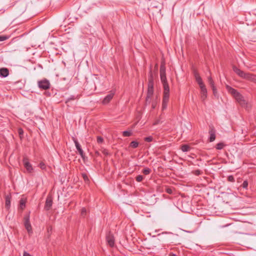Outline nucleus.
Returning <instances> with one entry per match:
<instances>
[{
	"label": "nucleus",
	"mask_w": 256,
	"mask_h": 256,
	"mask_svg": "<svg viewBox=\"0 0 256 256\" xmlns=\"http://www.w3.org/2000/svg\"><path fill=\"white\" fill-rule=\"evenodd\" d=\"M226 89L228 92L233 96L242 106L245 107L246 108L248 109L249 104L246 102L244 97L239 92L230 86H227Z\"/></svg>",
	"instance_id": "nucleus-1"
},
{
	"label": "nucleus",
	"mask_w": 256,
	"mask_h": 256,
	"mask_svg": "<svg viewBox=\"0 0 256 256\" xmlns=\"http://www.w3.org/2000/svg\"><path fill=\"white\" fill-rule=\"evenodd\" d=\"M162 82V83L164 87V94L162 104V110H164L167 108V104L169 100L170 89L167 81Z\"/></svg>",
	"instance_id": "nucleus-2"
},
{
	"label": "nucleus",
	"mask_w": 256,
	"mask_h": 256,
	"mask_svg": "<svg viewBox=\"0 0 256 256\" xmlns=\"http://www.w3.org/2000/svg\"><path fill=\"white\" fill-rule=\"evenodd\" d=\"M233 70L240 77L248 80L250 81L254 82L256 80V76L254 75L249 73H246L242 71L236 66H233Z\"/></svg>",
	"instance_id": "nucleus-3"
},
{
	"label": "nucleus",
	"mask_w": 256,
	"mask_h": 256,
	"mask_svg": "<svg viewBox=\"0 0 256 256\" xmlns=\"http://www.w3.org/2000/svg\"><path fill=\"white\" fill-rule=\"evenodd\" d=\"M24 225L29 234L32 233V228L30 221V216L26 215L24 217Z\"/></svg>",
	"instance_id": "nucleus-4"
},
{
	"label": "nucleus",
	"mask_w": 256,
	"mask_h": 256,
	"mask_svg": "<svg viewBox=\"0 0 256 256\" xmlns=\"http://www.w3.org/2000/svg\"><path fill=\"white\" fill-rule=\"evenodd\" d=\"M38 86L40 89L46 90L50 88V82L48 80L44 79L38 82Z\"/></svg>",
	"instance_id": "nucleus-5"
},
{
	"label": "nucleus",
	"mask_w": 256,
	"mask_h": 256,
	"mask_svg": "<svg viewBox=\"0 0 256 256\" xmlns=\"http://www.w3.org/2000/svg\"><path fill=\"white\" fill-rule=\"evenodd\" d=\"M153 80H150L148 84V89L147 92V96L146 98V101L148 102L149 100H150L154 92V88H153Z\"/></svg>",
	"instance_id": "nucleus-6"
},
{
	"label": "nucleus",
	"mask_w": 256,
	"mask_h": 256,
	"mask_svg": "<svg viewBox=\"0 0 256 256\" xmlns=\"http://www.w3.org/2000/svg\"><path fill=\"white\" fill-rule=\"evenodd\" d=\"M160 78L162 82L167 81L166 73V67L164 64H162L160 70Z\"/></svg>",
	"instance_id": "nucleus-7"
},
{
	"label": "nucleus",
	"mask_w": 256,
	"mask_h": 256,
	"mask_svg": "<svg viewBox=\"0 0 256 256\" xmlns=\"http://www.w3.org/2000/svg\"><path fill=\"white\" fill-rule=\"evenodd\" d=\"M23 164L24 166L28 172H32L33 170V168L32 164L29 162L28 159L27 157H24L23 158Z\"/></svg>",
	"instance_id": "nucleus-8"
},
{
	"label": "nucleus",
	"mask_w": 256,
	"mask_h": 256,
	"mask_svg": "<svg viewBox=\"0 0 256 256\" xmlns=\"http://www.w3.org/2000/svg\"><path fill=\"white\" fill-rule=\"evenodd\" d=\"M200 95L202 100L204 102V100L207 98V89L206 88V86L200 87Z\"/></svg>",
	"instance_id": "nucleus-9"
},
{
	"label": "nucleus",
	"mask_w": 256,
	"mask_h": 256,
	"mask_svg": "<svg viewBox=\"0 0 256 256\" xmlns=\"http://www.w3.org/2000/svg\"><path fill=\"white\" fill-rule=\"evenodd\" d=\"M106 241L108 245L112 247L114 244V236L110 232L106 235Z\"/></svg>",
	"instance_id": "nucleus-10"
},
{
	"label": "nucleus",
	"mask_w": 256,
	"mask_h": 256,
	"mask_svg": "<svg viewBox=\"0 0 256 256\" xmlns=\"http://www.w3.org/2000/svg\"><path fill=\"white\" fill-rule=\"evenodd\" d=\"M114 94V92L112 90L110 91V93L108 94L103 100L102 104H108L112 98Z\"/></svg>",
	"instance_id": "nucleus-11"
},
{
	"label": "nucleus",
	"mask_w": 256,
	"mask_h": 256,
	"mask_svg": "<svg viewBox=\"0 0 256 256\" xmlns=\"http://www.w3.org/2000/svg\"><path fill=\"white\" fill-rule=\"evenodd\" d=\"M210 138L209 140L210 142L214 141L216 139V130L213 127H210L209 131Z\"/></svg>",
	"instance_id": "nucleus-12"
},
{
	"label": "nucleus",
	"mask_w": 256,
	"mask_h": 256,
	"mask_svg": "<svg viewBox=\"0 0 256 256\" xmlns=\"http://www.w3.org/2000/svg\"><path fill=\"white\" fill-rule=\"evenodd\" d=\"M52 200L51 197L48 196L46 198L44 208L46 210H48L52 206Z\"/></svg>",
	"instance_id": "nucleus-13"
},
{
	"label": "nucleus",
	"mask_w": 256,
	"mask_h": 256,
	"mask_svg": "<svg viewBox=\"0 0 256 256\" xmlns=\"http://www.w3.org/2000/svg\"><path fill=\"white\" fill-rule=\"evenodd\" d=\"M194 77H195L196 82H198V84L199 85L200 88L201 86H205L204 84V82H202V78H200V76L198 73H196V72L194 73Z\"/></svg>",
	"instance_id": "nucleus-14"
},
{
	"label": "nucleus",
	"mask_w": 256,
	"mask_h": 256,
	"mask_svg": "<svg viewBox=\"0 0 256 256\" xmlns=\"http://www.w3.org/2000/svg\"><path fill=\"white\" fill-rule=\"evenodd\" d=\"M9 74V70L7 68H0V76L6 78Z\"/></svg>",
	"instance_id": "nucleus-15"
},
{
	"label": "nucleus",
	"mask_w": 256,
	"mask_h": 256,
	"mask_svg": "<svg viewBox=\"0 0 256 256\" xmlns=\"http://www.w3.org/2000/svg\"><path fill=\"white\" fill-rule=\"evenodd\" d=\"M76 150L78 151V152L80 155V156L81 158L82 159H84V158H85V154H84V150L82 148V147L78 148H76Z\"/></svg>",
	"instance_id": "nucleus-16"
},
{
	"label": "nucleus",
	"mask_w": 256,
	"mask_h": 256,
	"mask_svg": "<svg viewBox=\"0 0 256 256\" xmlns=\"http://www.w3.org/2000/svg\"><path fill=\"white\" fill-rule=\"evenodd\" d=\"M181 150L184 152H186L190 150V146L187 144H183L182 146Z\"/></svg>",
	"instance_id": "nucleus-17"
},
{
	"label": "nucleus",
	"mask_w": 256,
	"mask_h": 256,
	"mask_svg": "<svg viewBox=\"0 0 256 256\" xmlns=\"http://www.w3.org/2000/svg\"><path fill=\"white\" fill-rule=\"evenodd\" d=\"M138 142L136 141H132L130 144V146L132 148H136L138 146Z\"/></svg>",
	"instance_id": "nucleus-18"
},
{
	"label": "nucleus",
	"mask_w": 256,
	"mask_h": 256,
	"mask_svg": "<svg viewBox=\"0 0 256 256\" xmlns=\"http://www.w3.org/2000/svg\"><path fill=\"white\" fill-rule=\"evenodd\" d=\"M26 206V202L24 200L21 199L20 201V208L23 210Z\"/></svg>",
	"instance_id": "nucleus-19"
},
{
	"label": "nucleus",
	"mask_w": 256,
	"mask_h": 256,
	"mask_svg": "<svg viewBox=\"0 0 256 256\" xmlns=\"http://www.w3.org/2000/svg\"><path fill=\"white\" fill-rule=\"evenodd\" d=\"M132 134V132L131 130H130V131L126 130V131H124L122 132V135L124 136H125V137L130 136Z\"/></svg>",
	"instance_id": "nucleus-20"
},
{
	"label": "nucleus",
	"mask_w": 256,
	"mask_h": 256,
	"mask_svg": "<svg viewBox=\"0 0 256 256\" xmlns=\"http://www.w3.org/2000/svg\"><path fill=\"white\" fill-rule=\"evenodd\" d=\"M208 80L209 84L211 86V88L214 87V80H212L211 76H209L208 78Z\"/></svg>",
	"instance_id": "nucleus-21"
},
{
	"label": "nucleus",
	"mask_w": 256,
	"mask_h": 256,
	"mask_svg": "<svg viewBox=\"0 0 256 256\" xmlns=\"http://www.w3.org/2000/svg\"><path fill=\"white\" fill-rule=\"evenodd\" d=\"M225 144L222 143V142H220V143H218L216 145V148L218 149V150H222L224 148V146Z\"/></svg>",
	"instance_id": "nucleus-22"
},
{
	"label": "nucleus",
	"mask_w": 256,
	"mask_h": 256,
	"mask_svg": "<svg viewBox=\"0 0 256 256\" xmlns=\"http://www.w3.org/2000/svg\"><path fill=\"white\" fill-rule=\"evenodd\" d=\"M151 170L148 168H146L142 170V173L145 175H148L150 174Z\"/></svg>",
	"instance_id": "nucleus-23"
},
{
	"label": "nucleus",
	"mask_w": 256,
	"mask_h": 256,
	"mask_svg": "<svg viewBox=\"0 0 256 256\" xmlns=\"http://www.w3.org/2000/svg\"><path fill=\"white\" fill-rule=\"evenodd\" d=\"M72 140L75 144L76 148L81 147L80 144V143L78 142V140L76 138H74L73 137Z\"/></svg>",
	"instance_id": "nucleus-24"
},
{
	"label": "nucleus",
	"mask_w": 256,
	"mask_h": 256,
	"mask_svg": "<svg viewBox=\"0 0 256 256\" xmlns=\"http://www.w3.org/2000/svg\"><path fill=\"white\" fill-rule=\"evenodd\" d=\"M82 176L86 182H88L89 181L88 178L86 174H82Z\"/></svg>",
	"instance_id": "nucleus-25"
},
{
	"label": "nucleus",
	"mask_w": 256,
	"mask_h": 256,
	"mask_svg": "<svg viewBox=\"0 0 256 256\" xmlns=\"http://www.w3.org/2000/svg\"><path fill=\"white\" fill-rule=\"evenodd\" d=\"M8 38L9 36H0V42L6 40Z\"/></svg>",
	"instance_id": "nucleus-26"
},
{
	"label": "nucleus",
	"mask_w": 256,
	"mask_h": 256,
	"mask_svg": "<svg viewBox=\"0 0 256 256\" xmlns=\"http://www.w3.org/2000/svg\"><path fill=\"white\" fill-rule=\"evenodd\" d=\"M144 177L142 175H138L136 177V180L138 182H140L142 180Z\"/></svg>",
	"instance_id": "nucleus-27"
},
{
	"label": "nucleus",
	"mask_w": 256,
	"mask_h": 256,
	"mask_svg": "<svg viewBox=\"0 0 256 256\" xmlns=\"http://www.w3.org/2000/svg\"><path fill=\"white\" fill-rule=\"evenodd\" d=\"M242 187L244 188H247L248 186V182L247 180H244L242 184Z\"/></svg>",
	"instance_id": "nucleus-28"
},
{
	"label": "nucleus",
	"mask_w": 256,
	"mask_h": 256,
	"mask_svg": "<svg viewBox=\"0 0 256 256\" xmlns=\"http://www.w3.org/2000/svg\"><path fill=\"white\" fill-rule=\"evenodd\" d=\"M86 213V208H83L81 210V216L83 217H84Z\"/></svg>",
	"instance_id": "nucleus-29"
},
{
	"label": "nucleus",
	"mask_w": 256,
	"mask_h": 256,
	"mask_svg": "<svg viewBox=\"0 0 256 256\" xmlns=\"http://www.w3.org/2000/svg\"><path fill=\"white\" fill-rule=\"evenodd\" d=\"M166 191L169 194H172L173 192V190L170 188H166Z\"/></svg>",
	"instance_id": "nucleus-30"
},
{
	"label": "nucleus",
	"mask_w": 256,
	"mask_h": 256,
	"mask_svg": "<svg viewBox=\"0 0 256 256\" xmlns=\"http://www.w3.org/2000/svg\"><path fill=\"white\" fill-rule=\"evenodd\" d=\"M39 166L42 170H44L46 167L45 164L43 162H41Z\"/></svg>",
	"instance_id": "nucleus-31"
},
{
	"label": "nucleus",
	"mask_w": 256,
	"mask_h": 256,
	"mask_svg": "<svg viewBox=\"0 0 256 256\" xmlns=\"http://www.w3.org/2000/svg\"><path fill=\"white\" fill-rule=\"evenodd\" d=\"M144 140L147 142H150L152 140V136H148L144 138Z\"/></svg>",
	"instance_id": "nucleus-32"
},
{
	"label": "nucleus",
	"mask_w": 256,
	"mask_h": 256,
	"mask_svg": "<svg viewBox=\"0 0 256 256\" xmlns=\"http://www.w3.org/2000/svg\"><path fill=\"white\" fill-rule=\"evenodd\" d=\"M228 180L230 182H234V178L232 176H230L228 178Z\"/></svg>",
	"instance_id": "nucleus-33"
},
{
	"label": "nucleus",
	"mask_w": 256,
	"mask_h": 256,
	"mask_svg": "<svg viewBox=\"0 0 256 256\" xmlns=\"http://www.w3.org/2000/svg\"><path fill=\"white\" fill-rule=\"evenodd\" d=\"M104 139L101 136H98L97 138V142L99 144L102 143L103 142Z\"/></svg>",
	"instance_id": "nucleus-34"
},
{
	"label": "nucleus",
	"mask_w": 256,
	"mask_h": 256,
	"mask_svg": "<svg viewBox=\"0 0 256 256\" xmlns=\"http://www.w3.org/2000/svg\"><path fill=\"white\" fill-rule=\"evenodd\" d=\"M212 88L214 94L216 96V92H217L216 86H214V87H212Z\"/></svg>",
	"instance_id": "nucleus-35"
},
{
	"label": "nucleus",
	"mask_w": 256,
	"mask_h": 256,
	"mask_svg": "<svg viewBox=\"0 0 256 256\" xmlns=\"http://www.w3.org/2000/svg\"><path fill=\"white\" fill-rule=\"evenodd\" d=\"M23 256H32L26 252H24Z\"/></svg>",
	"instance_id": "nucleus-36"
},
{
	"label": "nucleus",
	"mask_w": 256,
	"mask_h": 256,
	"mask_svg": "<svg viewBox=\"0 0 256 256\" xmlns=\"http://www.w3.org/2000/svg\"><path fill=\"white\" fill-rule=\"evenodd\" d=\"M74 99H75V97L74 96H72L70 98L68 99L66 102H68V101H69L70 100H74Z\"/></svg>",
	"instance_id": "nucleus-37"
},
{
	"label": "nucleus",
	"mask_w": 256,
	"mask_h": 256,
	"mask_svg": "<svg viewBox=\"0 0 256 256\" xmlns=\"http://www.w3.org/2000/svg\"><path fill=\"white\" fill-rule=\"evenodd\" d=\"M156 106V104L155 102H152V108L153 109H154V108H155Z\"/></svg>",
	"instance_id": "nucleus-38"
},
{
	"label": "nucleus",
	"mask_w": 256,
	"mask_h": 256,
	"mask_svg": "<svg viewBox=\"0 0 256 256\" xmlns=\"http://www.w3.org/2000/svg\"><path fill=\"white\" fill-rule=\"evenodd\" d=\"M10 201L8 200H6V206H8L10 204Z\"/></svg>",
	"instance_id": "nucleus-39"
},
{
	"label": "nucleus",
	"mask_w": 256,
	"mask_h": 256,
	"mask_svg": "<svg viewBox=\"0 0 256 256\" xmlns=\"http://www.w3.org/2000/svg\"><path fill=\"white\" fill-rule=\"evenodd\" d=\"M160 122V121L159 120H157L156 121V122L154 123V124H157Z\"/></svg>",
	"instance_id": "nucleus-40"
},
{
	"label": "nucleus",
	"mask_w": 256,
	"mask_h": 256,
	"mask_svg": "<svg viewBox=\"0 0 256 256\" xmlns=\"http://www.w3.org/2000/svg\"><path fill=\"white\" fill-rule=\"evenodd\" d=\"M103 153L106 154V155H107L108 154V152L107 151H106V150H104V152H103Z\"/></svg>",
	"instance_id": "nucleus-41"
},
{
	"label": "nucleus",
	"mask_w": 256,
	"mask_h": 256,
	"mask_svg": "<svg viewBox=\"0 0 256 256\" xmlns=\"http://www.w3.org/2000/svg\"><path fill=\"white\" fill-rule=\"evenodd\" d=\"M170 256H176V254H172V253H170Z\"/></svg>",
	"instance_id": "nucleus-42"
},
{
	"label": "nucleus",
	"mask_w": 256,
	"mask_h": 256,
	"mask_svg": "<svg viewBox=\"0 0 256 256\" xmlns=\"http://www.w3.org/2000/svg\"><path fill=\"white\" fill-rule=\"evenodd\" d=\"M20 130H19V133L20 134L22 133V132H20Z\"/></svg>",
	"instance_id": "nucleus-43"
},
{
	"label": "nucleus",
	"mask_w": 256,
	"mask_h": 256,
	"mask_svg": "<svg viewBox=\"0 0 256 256\" xmlns=\"http://www.w3.org/2000/svg\"><path fill=\"white\" fill-rule=\"evenodd\" d=\"M20 130H19V133L20 134L22 133V132H20Z\"/></svg>",
	"instance_id": "nucleus-44"
},
{
	"label": "nucleus",
	"mask_w": 256,
	"mask_h": 256,
	"mask_svg": "<svg viewBox=\"0 0 256 256\" xmlns=\"http://www.w3.org/2000/svg\"><path fill=\"white\" fill-rule=\"evenodd\" d=\"M196 174H199V172H198H198H196Z\"/></svg>",
	"instance_id": "nucleus-45"
}]
</instances>
